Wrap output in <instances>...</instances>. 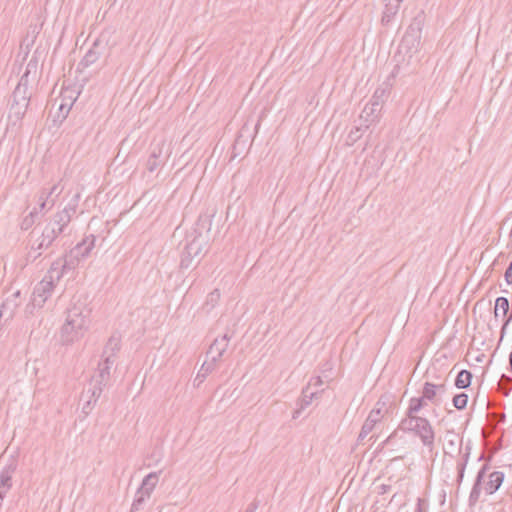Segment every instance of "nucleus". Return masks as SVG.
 Listing matches in <instances>:
<instances>
[{"label":"nucleus","instance_id":"nucleus-46","mask_svg":"<svg viewBox=\"0 0 512 512\" xmlns=\"http://www.w3.org/2000/svg\"><path fill=\"white\" fill-rule=\"evenodd\" d=\"M504 277L507 284H512V261L510 262L508 268L506 269Z\"/></svg>","mask_w":512,"mask_h":512},{"label":"nucleus","instance_id":"nucleus-45","mask_svg":"<svg viewBox=\"0 0 512 512\" xmlns=\"http://www.w3.org/2000/svg\"><path fill=\"white\" fill-rule=\"evenodd\" d=\"M37 27L35 26L34 29H33V36L31 37V39H29V35L26 36V38L23 40V44H25L27 47H30L34 44V41H35V38H36V33H38L36 31Z\"/></svg>","mask_w":512,"mask_h":512},{"label":"nucleus","instance_id":"nucleus-42","mask_svg":"<svg viewBox=\"0 0 512 512\" xmlns=\"http://www.w3.org/2000/svg\"><path fill=\"white\" fill-rule=\"evenodd\" d=\"M323 385V380L320 376H316L310 379L307 386H310V389L312 387L319 388Z\"/></svg>","mask_w":512,"mask_h":512},{"label":"nucleus","instance_id":"nucleus-44","mask_svg":"<svg viewBox=\"0 0 512 512\" xmlns=\"http://www.w3.org/2000/svg\"><path fill=\"white\" fill-rule=\"evenodd\" d=\"M457 479H456V482H457V485L458 487L461 485L463 479H464V475H465V468L462 466V467H457Z\"/></svg>","mask_w":512,"mask_h":512},{"label":"nucleus","instance_id":"nucleus-40","mask_svg":"<svg viewBox=\"0 0 512 512\" xmlns=\"http://www.w3.org/2000/svg\"><path fill=\"white\" fill-rule=\"evenodd\" d=\"M429 503L426 499L417 498V503L414 512H428Z\"/></svg>","mask_w":512,"mask_h":512},{"label":"nucleus","instance_id":"nucleus-2","mask_svg":"<svg viewBox=\"0 0 512 512\" xmlns=\"http://www.w3.org/2000/svg\"><path fill=\"white\" fill-rule=\"evenodd\" d=\"M90 310L83 303H73L67 309V316L61 328V340L65 344L74 342L83 336L89 324Z\"/></svg>","mask_w":512,"mask_h":512},{"label":"nucleus","instance_id":"nucleus-26","mask_svg":"<svg viewBox=\"0 0 512 512\" xmlns=\"http://www.w3.org/2000/svg\"><path fill=\"white\" fill-rule=\"evenodd\" d=\"M446 446L444 448L445 454H451L452 452L459 450L461 451L462 439L458 434L453 431H447L446 433Z\"/></svg>","mask_w":512,"mask_h":512},{"label":"nucleus","instance_id":"nucleus-27","mask_svg":"<svg viewBox=\"0 0 512 512\" xmlns=\"http://www.w3.org/2000/svg\"><path fill=\"white\" fill-rule=\"evenodd\" d=\"M427 404V401L423 396L412 397L409 400V406L407 408L405 417H419L417 413L421 411Z\"/></svg>","mask_w":512,"mask_h":512},{"label":"nucleus","instance_id":"nucleus-39","mask_svg":"<svg viewBox=\"0 0 512 512\" xmlns=\"http://www.w3.org/2000/svg\"><path fill=\"white\" fill-rule=\"evenodd\" d=\"M63 188H59V184L53 185L49 190H46V196L50 199H55L60 195Z\"/></svg>","mask_w":512,"mask_h":512},{"label":"nucleus","instance_id":"nucleus-10","mask_svg":"<svg viewBox=\"0 0 512 512\" xmlns=\"http://www.w3.org/2000/svg\"><path fill=\"white\" fill-rule=\"evenodd\" d=\"M206 243V239L201 234L194 236L185 246L180 263L181 267L188 268L191 260L202 253Z\"/></svg>","mask_w":512,"mask_h":512},{"label":"nucleus","instance_id":"nucleus-37","mask_svg":"<svg viewBox=\"0 0 512 512\" xmlns=\"http://www.w3.org/2000/svg\"><path fill=\"white\" fill-rule=\"evenodd\" d=\"M220 291L218 289H214L210 292L206 298L205 306L208 307V310L214 308L218 301L220 300Z\"/></svg>","mask_w":512,"mask_h":512},{"label":"nucleus","instance_id":"nucleus-5","mask_svg":"<svg viewBox=\"0 0 512 512\" xmlns=\"http://www.w3.org/2000/svg\"><path fill=\"white\" fill-rule=\"evenodd\" d=\"M53 263L47 275L35 286L32 294V303L34 307L41 308L51 297L55 288V279L58 281L62 276V272L58 271V268Z\"/></svg>","mask_w":512,"mask_h":512},{"label":"nucleus","instance_id":"nucleus-22","mask_svg":"<svg viewBox=\"0 0 512 512\" xmlns=\"http://www.w3.org/2000/svg\"><path fill=\"white\" fill-rule=\"evenodd\" d=\"M70 221L64 215L55 213L49 220L48 224L55 230V234L59 237L64 234L69 226Z\"/></svg>","mask_w":512,"mask_h":512},{"label":"nucleus","instance_id":"nucleus-19","mask_svg":"<svg viewBox=\"0 0 512 512\" xmlns=\"http://www.w3.org/2000/svg\"><path fill=\"white\" fill-rule=\"evenodd\" d=\"M504 473L501 471H494L489 474V480L485 484V492L488 495L494 494L502 485L504 481Z\"/></svg>","mask_w":512,"mask_h":512},{"label":"nucleus","instance_id":"nucleus-52","mask_svg":"<svg viewBox=\"0 0 512 512\" xmlns=\"http://www.w3.org/2000/svg\"><path fill=\"white\" fill-rule=\"evenodd\" d=\"M399 69H400L399 65H396L394 67V69L392 70V75L396 76L399 73Z\"/></svg>","mask_w":512,"mask_h":512},{"label":"nucleus","instance_id":"nucleus-29","mask_svg":"<svg viewBox=\"0 0 512 512\" xmlns=\"http://www.w3.org/2000/svg\"><path fill=\"white\" fill-rule=\"evenodd\" d=\"M79 201H80V194L76 193L70 199L68 204L61 211H58L57 213L59 215H64L65 218H67V220H69L71 222L73 215L76 213Z\"/></svg>","mask_w":512,"mask_h":512},{"label":"nucleus","instance_id":"nucleus-3","mask_svg":"<svg viewBox=\"0 0 512 512\" xmlns=\"http://www.w3.org/2000/svg\"><path fill=\"white\" fill-rule=\"evenodd\" d=\"M37 61L31 59L26 67L25 73L21 76L20 81L13 91L11 104L9 108L8 118L15 125L20 122L29 106L30 96L28 95V75L32 69L36 70Z\"/></svg>","mask_w":512,"mask_h":512},{"label":"nucleus","instance_id":"nucleus-32","mask_svg":"<svg viewBox=\"0 0 512 512\" xmlns=\"http://www.w3.org/2000/svg\"><path fill=\"white\" fill-rule=\"evenodd\" d=\"M368 128H365V123L363 122L360 126L353 127L348 136H347V144L353 145L356 143L363 135L364 131H366Z\"/></svg>","mask_w":512,"mask_h":512},{"label":"nucleus","instance_id":"nucleus-35","mask_svg":"<svg viewBox=\"0 0 512 512\" xmlns=\"http://www.w3.org/2000/svg\"><path fill=\"white\" fill-rule=\"evenodd\" d=\"M452 403L457 410H463L467 406L468 395L464 392L456 394L452 399Z\"/></svg>","mask_w":512,"mask_h":512},{"label":"nucleus","instance_id":"nucleus-33","mask_svg":"<svg viewBox=\"0 0 512 512\" xmlns=\"http://www.w3.org/2000/svg\"><path fill=\"white\" fill-rule=\"evenodd\" d=\"M151 496L144 495L143 491L137 490L135 498L133 500L130 512H137L142 509L145 502L150 498Z\"/></svg>","mask_w":512,"mask_h":512},{"label":"nucleus","instance_id":"nucleus-48","mask_svg":"<svg viewBox=\"0 0 512 512\" xmlns=\"http://www.w3.org/2000/svg\"><path fill=\"white\" fill-rule=\"evenodd\" d=\"M258 503L256 501L251 502L244 512H256Z\"/></svg>","mask_w":512,"mask_h":512},{"label":"nucleus","instance_id":"nucleus-36","mask_svg":"<svg viewBox=\"0 0 512 512\" xmlns=\"http://www.w3.org/2000/svg\"><path fill=\"white\" fill-rule=\"evenodd\" d=\"M76 98H73L72 96L68 97V100H66V96L63 95L62 103L59 106V111L62 114L63 118H66L70 109L73 106V103L75 102Z\"/></svg>","mask_w":512,"mask_h":512},{"label":"nucleus","instance_id":"nucleus-30","mask_svg":"<svg viewBox=\"0 0 512 512\" xmlns=\"http://www.w3.org/2000/svg\"><path fill=\"white\" fill-rule=\"evenodd\" d=\"M382 419V414L380 412V409H372L368 415V417L366 418L364 424L362 425V427L364 428V432L365 431H369L371 432L373 430V428L375 427V425L380 422V420Z\"/></svg>","mask_w":512,"mask_h":512},{"label":"nucleus","instance_id":"nucleus-50","mask_svg":"<svg viewBox=\"0 0 512 512\" xmlns=\"http://www.w3.org/2000/svg\"><path fill=\"white\" fill-rule=\"evenodd\" d=\"M438 396L440 397L442 393L445 392L446 387L444 384H436Z\"/></svg>","mask_w":512,"mask_h":512},{"label":"nucleus","instance_id":"nucleus-53","mask_svg":"<svg viewBox=\"0 0 512 512\" xmlns=\"http://www.w3.org/2000/svg\"><path fill=\"white\" fill-rule=\"evenodd\" d=\"M381 404V401L379 400L377 403H376V407L374 409H380V412L382 413V407L380 406Z\"/></svg>","mask_w":512,"mask_h":512},{"label":"nucleus","instance_id":"nucleus-9","mask_svg":"<svg viewBox=\"0 0 512 512\" xmlns=\"http://www.w3.org/2000/svg\"><path fill=\"white\" fill-rule=\"evenodd\" d=\"M170 153L166 149V142L160 140L151 145L150 154L146 162V169L150 173L157 171L163 167L168 161Z\"/></svg>","mask_w":512,"mask_h":512},{"label":"nucleus","instance_id":"nucleus-16","mask_svg":"<svg viewBox=\"0 0 512 512\" xmlns=\"http://www.w3.org/2000/svg\"><path fill=\"white\" fill-rule=\"evenodd\" d=\"M19 297L20 292L17 291L5 299V301L0 306V318L5 317L6 320L13 318L17 308L20 305Z\"/></svg>","mask_w":512,"mask_h":512},{"label":"nucleus","instance_id":"nucleus-15","mask_svg":"<svg viewBox=\"0 0 512 512\" xmlns=\"http://www.w3.org/2000/svg\"><path fill=\"white\" fill-rule=\"evenodd\" d=\"M487 470H488V465L485 464L479 469V471L476 475V478H475V481H474V484H473V487L471 489L469 499H468L469 506H471V507L475 506L476 503L479 501V498L481 495V489H482L481 488L482 482L484 481Z\"/></svg>","mask_w":512,"mask_h":512},{"label":"nucleus","instance_id":"nucleus-34","mask_svg":"<svg viewBox=\"0 0 512 512\" xmlns=\"http://www.w3.org/2000/svg\"><path fill=\"white\" fill-rule=\"evenodd\" d=\"M39 208L40 210L51 209L55 204V199H50L46 196V189H42L39 193Z\"/></svg>","mask_w":512,"mask_h":512},{"label":"nucleus","instance_id":"nucleus-38","mask_svg":"<svg viewBox=\"0 0 512 512\" xmlns=\"http://www.w3.org/2000/svg\"><path fill=\"white\" fill-rule=\"evenodd\" d=\"M36 212H30L21 222V229L28 230L35 222Z\"/></svg>","mask_w":512,"mask_h":512},{"label":"nucleus","instance_id":"nucleus-20","mask_svg":"<svg viewBox=\"0 0 512 512\" xmlns=\"http://www.w3.org/2000/svg\"><path fill=\"white\" fill-rule=\"evenodd\" d=\"M217 364L206 360L200 367L196 377L193 380V386L198 388L205 381L207 376L216 369Z\"/></svg>","mask_w":512,"mask_h":512},{"label":"nucleus","instance_id":"nucleus-31","mask_svg":"<svg viewBox=\"0 0 512 512\" xmlns=\"http://www.w3.org/2000/svg\"><path fill=\"white\" fill-rule=\"evenodd\" d=\"M472 377L473 375L470 371L463 369L457 374L454 385L458 389L468 388L471 385Z\"/></svg>","mask_w":512,"mask_h":512},{"label":"nucleus","instance_id":"nucleus-47","mask_svg":"<svg viewBox=\"0 0 512 512\" xmlns=\"http://www.w3.org/2000/svg\"><path fill=\"white\" fill-rule=\"evenodd\" d=\"M200 223H208V230H210V226H211L210 216H208V215H200L199 218H198V224H200Z\"/></svg>","mask_w":512,"mask_h":512},{"label":"nucleus","instance_id":"nucleus-11","mask_svg":"<svg viewBox=\"0 0 512 512\" xmlns=\"http://www.w3.org/2000/svg\"><path fill=\"white\" fill-rule=\"evenodd\" d=\"M230 340L231 335L229 333H225L222 336L215 338L206 352L207 358L217 364L227 351Z\"/></svg>","mask_w":512,"mask_h":512},{"label":"nucleus","instance_id":"nucleus-21","mask_svg":"<svg viewBox=\"0 0 512 512\" xmlns=\"http://www.w3.org/2000/svg\"><path fill=\"white\" fill-rule=\"evenodd\" d=\"M159 472H151L144 477L142 480L141 486L138 490L143 491L144 495L151 496L154 488L156 487L159 480Z\"/></svg>","mask_w":512,"mask_h":512},{"label":"nucleus","instance_id":"nucleus-41","mask_svg":"<svg viewBox=\"0 0 512 512\" xmlns=\"http://www.w3.org/2000/svg\"><path fill=\"white\" fill-rule=\"evenodd\" d=\"M83 402L82 412L88 415L92 409L94 408L96 403H93V399L86 398L85 400H81Z\"/></svg>","mask_w":512,"mask_h":512},{"label":"nucleus","instance_id":"nucleus-28","mask_svg":"<svg viewBox=\"0 0 512 512\" xmlns=\"http://www.w3.org/2000/svg\"><path fill=\"white\" fill-rule=\"evenodd\" d=\"M510 310L509 300L508 298L504 296H499L495 300V306H494V318L497 321L498 318L501 316L506 317L508 312Z\"/></svg>","mask_w":512,"mask_h":512},{"label":"nucleus","instance_id":"nucleus-54","mask_svg":"<svg viewBox=\"0 0 512 512\" xmlns=\"http://www.w3.org/2000/svg\"><path fill=\"white\" fill-rule=\"evenodd\" d=\"M465 452H470V453H471V447H470L469 445H467V446L465 447Z\"/></svg>","mask_w":512,"mask_h":512},{"label":"nucleus","instance_id":"nucleus-18","mask_svg":"<svg viewBox=\"0 0 512 512\" xmlns=\"http://www.w3.org/2000/svg\"><path fill=\"white\" fill-rule=\"evenodd\" d=\"M323 389L321 390H310V386H306L302 389V397L298 401L297 405L298 408L293 412V419H296L300 416L302 410H304L306 407H308L313 399L316 397L318 393H321Z\"/></svg>","mask_w":512,"mask_h":512},{"label":"nucleus","instance_id":"nucleus-49","mask_svg":"<svg viewBox=\"0 0 512 512\" xmlns=\"http://www.w3.org/2000/svg\"><path fill=\"white\" fill-rule=\"evenodd\" d=\"M369 433H370L369 431L364 432V428L362 427L360 430V433L358 435L357 441L358 442L363 441Z\"/></svg>","mask_w":512,"mask_h":512},{"label":"nucleus","instance_id":"nucleus-4","mask_svg":"<svg viewBox=\"0 0 512 512\" xmlns=\"http://www.w3.org/2000/svg\"><path fill=\"white\" fill-rule=\"evenodd\" d=\"M121 347L120 335L113 334L107 341L103 353L102 360L98 363V367L92 375V383L108 385L111 378V369L116 361V354Z\"/></svg>","mask_w":512,"mask_h":512},{"label":"nucleus","instance_id":"nucleus-1","mask_svg":"<svg viewBox=\"0 0 512 512\" xmlns=\"http://www.w3.org/2000/svg\"><path fill=\"white\" fill-rule=\"evenodd\" d=\"M403 431L405 433H413L417 436L422 445L426 447L429 452H432L435 448V432L425 417H404L397 428L391 435H389L382 443L381 448L389 445L397 435V431Z\"/></svg>","mask_w":512,"mask_h":512},{"label":"nucleus","instance_id":"nucleus-43","mask_svg":"<svg viewBox=\"0 0 512 512\" xmlns=\"http://www.w3.org/2000/svg\"><path fill=\"white\" fill-rule=\"evenodd\" d=\"M470 458V452H464L461 459L457 462V467H464L466 469V466L468 464Z\"/></svg>","mask_w":512,"mask_h":512},{"label":"nucleus","instance_id":"nucleus-12","mask_svg":"<svg viewBox=\"0 0 512 512\" xmlns=\"http://www.w3.org/2000/svg\"><path fill=\"white\" fill-rule=\"evenodd\" d=\"M106 49V43L100 39L97 38L91 45V47L88 49V51L85 53L82 60L79 62L78 67L79 68H87L94 63L98 61L100 56L103 54V52Z\"/></svg>","mask_w":512,"mask_h":512},{"label":"nucleus","instance_id":"nucleus-51","mask_svg":"<svg viewBox=\"0 0 512 512\" xmlns=\"http://www.w3.org/2000/svg\"><path fill=\"white\" fill-rule=\"evenodd\" d=\"M379 489H380V492H379L380 494H385L390 490V486L386 485V484H382V485H380Z\"/></svg>","mask_w":512,"mask_h":512},{"label":"nucleus","instance_id":"nucleus-24","mask_svg":"<svg viewBox=\"0 0 512 512\" xmlns=\"http://www.w3.org/2000/svg\"><path fill=\"white\" fill-rule=\"evenodd\" d=\"M107 385H102L99 383H92V381L89 384V387L81 393L80 400H85L86 398L93 399V403H97L99 397L102 394L103 388Z\"/></svg>","mask_w":512,"mask_h":512},{"label":"nucleus","instance_id":"nucleus-17","mask_svg":"<svg viewBox=\"0 0 512 512\" xmlns=\"http://www.w3.org/2000/svg\"><path fill=\"white\" fill-rule=\"evenodd\" d=\"M403 0H385L381 23L388 26L397 15Z\"/></svg>","mask_w":512,"mask_h":512},{"label":"nucleus","instance_id":"nucleus-13","mask_svg":"<svg viewBox=\"0 0 512 512\" xmlns=\"http://www.w3.org/2000/svg\"><path fill=\"white\" fill-rule=\"evenodd\" d=\"M420 44V36L406 31L399 45V51H405L406 54H409V57H412L418 51Z\"/></svg>","mask_w":512,"mask_h":512},{"label":"nucleus","instance_id":"nucleus-8","mask_svg":"<svg viewBox=\"0 0 512 512\" xmlns=\"http://www.w3.org/2000/svg\"><path fill=\"white\" fill-rule=\"evenodd\" d=\"M95 242L96 237L93 234L86 235L81 242L70 250L69 254L65 258V263L62 265V268L65 269L67 266H73L75 264L74 260L79 262L80 260L87 258L94 249Z\"/></svg>","mask_w":512,"mask_h":512},{"label":"nucleus","instance_id":"nucleus-25","mask_svg":"<svg viewBox=\"0 0 512 512\" xmlns=\"http://www.w3.org/2000/svg\"><path fill=\"white\" fill-rule=\"evenodd\" d=\"M422 396L426 401L431 402L435 405H440L441 397L438 396L436 384L431 382H425L422 389Z\"/></svg>","mask_w":512,"mask_h":512},{"label":"nucleus","instance_id":"nucleus-6","mask_svg":"<svg viewBox=\"0 0 512 512\" xmlns=\"http://www.w3.org/2000/svg\"><path fill=\"white\" fill-rule=\"evenodd\" d=\"M387 93L386 88L378 87L374 91L369 103L363 108L360 120L365 123V128H369L372 123L378 121L382 105L387 98Z\"/></svg>","mask_w":512,"mask_h":512},{"label":"nucleus","instance_id":"nucleus-7","mask_svg":"<svg viewBox=\"0 0 512 512\" xmlns=\"http://www.w3.org/2000/svg\"><path fill=\"white\" fill-rule=\"evenodd\" d=\"M57 238L58 237L55 234V230L51 228V226L47 223L42 233L35 240H33L31 248L27 253V260L35 261L42 255L44 250L53 245Z\"/></svg>","mask_w":512,"mask_h":512},{"label":"nucleus","instance_id":"nucleus-14","mask_svg":"<svg viewBox=\"0 0 512 512\" xmlns=\"http://www.w3.org/2000/svg\"><path fill=\"white\" fill-rule=\"evenodd\" d=\"M487 470H488V465L485 464L479 469V471L476 475V478H475V481H474V484H473V487L471 489L469 499H468L469 506H471V507L475 506L476 503L479 501V498L481 495V489H482L481 488L482 482L484 481Z\"/></svg>","mask_w":512,"mask_h":512},{"label":"nucleus","instance_id":"nucleus-23","mask_svg":"<svg viewBox=\"0 0 512 512\" xmlns=\"http://www.w3.org/2000/svg\"><path fill=\"white\" fill-rule=\"evenodd\" d=\"M425 21H426V14H425L424 10L418 11V13L412 19V21L406 31L421 37L422 30L425 25Z\"/></svg>","mask_w":512,"mask_h":512}]
</instances>
